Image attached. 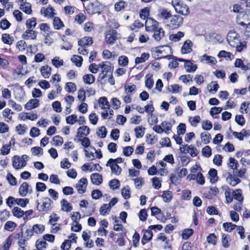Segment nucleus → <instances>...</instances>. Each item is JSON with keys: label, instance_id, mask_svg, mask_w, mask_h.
<instances>
[{"label": "nucleus", "instance_id": "obj_1", "mask_svg": "<svg viewBox=\"0 0 250 250\" xmlns=\"http://www.w3.org/2000/svg\"><path fill=\"white\" fill-rule=\"evenodd\" d=\"M171 3L177 13L185 16L189 14V9L188 5L183 3V1H171Z\"/></svg>", "mask_w": 250, "mask_h": 250}, {"label": "nucleus", "instance_id": "obj_2", "mask_svg": "<svg viewBox=\"0 0 250 250\" xmlns=\"http://www.w3.org/2000/svg\"><path fill=\"white\" fill-rule=\"evenodd\" d=\"M53 203V201L49 198L45 197L43 198L42 204L40 206V203L37 201V209L39 211L47 212L52 209L51 205Z\"/></svg>", "mask_w": 250, "mask_h": 250}, {"label": "nucleus", "instance_id": "obj_3", "mask_svg": "<svg viewBox=\"0 0 250 250\" xmlns=\"http://www.w3.org/2000/svg\"><path fill=\"white\" fill-rule=\"evenodd\" d=\"M169 23L167 24V26L171 29L178 28L183 23V18L179 15H172L170 17Z\"/></svg>", "mask_w": 250, "mask_h": 250}, {"label": "nucleus", "instance_id": "obj_4", "mask_svg": "<svg viewBox=\"0 0 250 250\" xmlns=\"http://www.w3.org/2000/svg\"><path fill=\"white\" fill-rule=\"evenodd\" d=\"M172 15L170 11L164 8H160L158 10L157 19L158 20H163L165 22L168 20Z\"/></svg>", "mask_w": 250, "mask_h": 250}, {"label": "nucleus", "instance_id": "obj_5", "mask_svg": "<svg viewBox=\"0 0 250 250\" xmlns=\"http://www.w3.org/2000/svg\"><path fill=\"white\" fill-rule=\"evenodd\" d=\"M158 25L159 22L151 18H147L145 23L146 30L147 32H152L156 29Z\"/></svg>", "mask_w": 250, "mask_h": 250}, {"label": "nucleus", "instance_id": "obj_6", "mask_svg": "<svg viewBox=\"0 0 250 250\" xmlns=\"http://www.w3.org/2000/svg\"><path fill=\"white\" fill-rule=\"evenodd\" d=\"M87 185V179L85 178H82L79 180V183L76 184L75 187L77 189L78 192L79 194H83L86 191Z\"/></svg>", "mask_w": 250, "mask_h": 250}, {"label": "nucleus", "instance_id": "obj_7", "mask_svg": "<svg viewBox=\"0 0 250 250\" xmlns=\"http://www.w3.org/2000/svg\"><path fill=\"white\" fill-rule=\"evenodd\" d=\"M119 36L120 35L118 34L115 30H112L106 35L105 40L107 43L112 44L117 39L120 38Z\"/></svg>", "mask_w": 250, "mask_h": 250}, {"label": "nucleus", "instance_id": "obj_8", "mask_svg": "<svg viewBox=\"0 0 250 250\" xmlns=\"http://www.w3.org/2000/svg\"><path fill=\"white\" fill-rule=\"evenodd\" d=\"M32 191L31 187L27 182H23L20 187L19 189V194L21 197H25L28 192L31 193Z\"/></svg>", "mask_w": 250, "mask_h": 250}, {"label": "nucleus", "instance_id": "obj_9", "mask_svg": "<svg viewBox=\"0 0 250 250\" xmlns=\"http://www.w3.org/2000/svg\"><path fill=\"white\" fill-rule=\"evenodd\" d=\"M193 45L192 42L189 40L186 41L182 46L181 52L182 54H188L192 52L191 47Z\"/></svg>", "mask_w": 250, "mask_h": 250}, {"label": "nucleus", "instance_id": "obj_10", "mask_svg": "<svg viewBox=\"0 0 250 250\" xmlns=\"http://www.w3.org/2000/svg\"><path fill=\"white\" fill-rule=\"evenodd\" d=\"M154 32L153 37L154 40L157 42L160 41L165 37V32L162 28H159L158 26L155 30L152 31Z\"/></svg>", "mask_w": 250, "mask_h": 250}, {"label": "nucleus", "instance_id": "obj_11", "mask_svg": "<svg viewBox=\"0 0 250 250\" xmlns=\"http://www.w3.org/2000/svg\"><path fill=\"white\" fill-rule=\"evenodd\" d=\"M226 180L227 182L232 187L235 186L237 184L241 182V180L236 177L235 175H232L229 173Z\"/></svg>", "mask_w": 250, "mask_h": 250}, {"label": "nucleus", "instance_id": "obj_12", "mask_svg": "<svg viewBox=\"0 0 250 250\" xmlns=\"http://www.w3.org/2000/svg\"><path fill=\"white\" fill-rule=\"evenodd\" d=\"M37 32L33 29L27 30L22 35V38L24 40L29 39L34 40L36 38Z\"/></svg>", "mask_w": 250, "mask_h": 250}, {"label": "nucleus", "instance_id": "obj_13", "mask_svg": "<svg viewBox=\"0 0 250 250\" xmlns=\"http://www.w3.org/2000/svg\"><path fill=\"white\" fill-rule=\"evenodd\" d=\"M92 43V38L88 36L84 37L78 41V45L84 48H86V46Z\"/></svg>", "mask_w": 250, "mask_h": 250}, {"label": "nucleus", "instance_id": "obj_14", "mask_svg": "<svg viewBox=\"0 0 250 250\" xmlns=\"http://www.w3.org/2000/svg\"><path fill=\"white\" fill-rule=\"evenodd\" d=\"M20 9L27 14H30L32 13L31 4L26 1H20Z\"/></svg>", "mask_w": 250, "mask_h": 250}, {"label": "nucleus", "instance_id": "obj_15", "mask_svg": "<svg viewBox=\"0 0 250 250\" xmlns=\"http://www.w3.org/2000/svg\"><path fill=\"white\" fill-rule=\"evenodd\" d=\"M39 101L36 99H31L25 104V108L27 110L35 108L39 106Z\"/></svg>", "mask_w": 250, "mask_h": 250}, {"label": "nucleus", "instance_id": "obj_16", "mask_svg": "<svg viewBox=\"0 0 250 250\" xmlns=\"http://www.w3.org/2000/svg\"><path fill=\"white\" fill-rule=\"evenodd\" d=\"M92 183L96 185H99L103 182V177L98 173H93L90 176Z\"/></svg>", "mask_w": 250, "mask_h": 250}, {"label": "nucleus", "instance_id": "obj_17", "mask_svg": "<svg viewBox=\"0 0 250 250\" xmlns=\"http://www.w3.org/2000/svg\"><path fill=\"white\" fill-rule=\"evenodd\" d=\"M87 6L88 10H92V12L95 13L99 12L100 7H102V5L99 4L98 1H94V2L89 3Z\"/></svg>", "mask_w": 250, "mask_h": 250}, {"label": "nucleus", "instance_id": "obj_18", "mask_svg": "<svg viewBox=\"0 0 250 250\" xmlns=\"http://www.w3.org/2000/svg\"><path fill=\"white\" fill-rule=\"evenodd\" d=\"M90 129L87 126L83 125L78 128L77 136L82 137V136H87L89 134Z\"/></svg>", "mask_w": 250, "mask_h": 250}, {"label": "nucleus", "instance_id": "obj_19", "mask_svg": "<svg viewBox=\"0 0 250 250\" xmlns=\"http://www.w3.org/2000/svg\"><path fill=\"white\" fill-rule=\"evenodd\" d=\"M152 232L150 229L146 230L145 231L143 238L142 239V244L144 245L149 241L152 239Z\"/></svg>", "mask_w": 250, "mask_h": 250}, {"label": "nucleus", "instance_id": "obj_20", "mask_svg": "<svg viewBox=\"0 0 250 250\" xmlns=\"http://www.w3.org/2000/svg\"><path fill=\"white\" fill-rule=\"evenodd\" d=\"M184 67L188 72H194L197 68V65L196 64L194 65L190 60L186 61V63H185Z\"/></svg>", "mask_w": 250, "mask_h": 250}, {"label": "nucleus", "instance_id": "obj_21", "mask_svg": "<svg viewBox=\"0 0 250 250\" xmlns=\"http://www.w3.org/2000/svg\"><path fill=\"white\" fill-rule=\"evenodd\" d=\"M62 209L66 212H69L73 209L72 205L68 201L63 199L61 202Z\"/></svg>", "mask_w": 250, "mask_h": 250}, {"label": "nucleus", "instance_id": "obj_22", "mask_svg": "<svg viewBox=\"0 0 250 250\" xmlns=\"http://www.w3.org/2000/svg\"><path fill=\"white\" fill-rule=\"evenodd\" d=\"M54 10V9L52 7H48L46 8L43 7L41 8V12L45 17L49 16L52 17H53L55 14Z\"/></svg>", "mask_w": 250, "mask_h": 250}, {"label": "nucleus", "instance_id": "obj_23", "mask_svg": "<svg viewBox=\"0 0 250 250\" xmlns=\"http://www.w3.org/2000/svg\"><path fill=\"white\" fill-rule=\"evenodd\" d=\"M41 72L44 78H48L51 74V68L48 65L42 66L41 68Z\"/></svg>", "mask_w": 250, "mask_h": 250}, {"label": "nucleus", "instance_id": "obj_24", "mask_svg": "<svg viewBox=\"0 0 250 250\" xmlns=\"http://www.w3.org/2000/svg\"><path fill=\"white\" fill-rule=\"evenodd\" d=\"M208 175L210 177V182L212 184L215 183L218 180L217 171L214 168H211L208 171Z\"/></svg>", "mask_w": 250, "mask_h": 250}, {"label": "nucleus", "instance_id": "obj_25", "mask_svg": "<svg viewBox=\"0 0 250 250\" xmlns=\"http://www.w3.org/2000/svg\"><path fill=\"white\" fill-rule=\"evenodd\" d=\"M232 196L234 198L240 202H242L244 198L242 196V191L241 189H236L232 192Z\"/></svg>", "mask_w": 250, "mask_h": 250}, {"label": "nucleus", "instance_id": "obj_26", "mask_svg": "<svg viewBox=\"0 0 250 250\" xmlns=\"http://www.w3.org/2000/svg\"><path fill=\"white\" fill-rule=\"evenodd\" d=\"M83 80L85 84H91L95 82V77L91 74H85L83 76Z\"/></svg>", "mask_w": 250, "mask_h": 250}, {"label": "nucleus", "instance_id": "obj_27", "mask_svg": "<svg viewBox=\"0 0 250 250\" xmlns=\"http://www.w3.org/2000/svg\"><path fill=\"white\" fill-rule=\"evenodd\" d=\"M222 188L223 189L226 190L225 195L227 202L228 203H231L232 201L233 197L231 196V190L230 188L227 186H223Z\"/></svg>", "mask_w": 250, "mask_h": 250}, {"label": "nucleus", "instance_id": "obj_28", "mask_svg": "<svg viewBox=\"0 0 250 250\" xmlns=\"http://www.w3.org/2000/svg\"><path fill=\"white\" fill-rule=\"evenodd\" d=\"M37 25V19L36 18L33 17L27 20L26 21V27L27 30H30L35 28Z\"/></svg>", "mask_w": 250, "mask_h": 250}, {"label": "nucleus", "instance_id": "obj_29", "mask_svg": "<svg viewBox=\"0 0 250 250\" xmlns=\"http://www.w3.org/2000/svg\"><path fill=\"white\" fill-rule=\"evenodd\" d=\"M2 41L5 44L11 45L12 44L14 39L8 34H3L1 37Z\"/></svg>", "mask_w": 250, "mask_h": 250}, {"label": "nucleus", "instance_id": "obj_30", "mask_svg": "<svg viewBox=\"0 0 250 250\" xmlns=\"http://www.w3.org/2000/svg\"><path fill=\"white\" fill-rule=\"evenodd\" d=\"M98 102H99L100 107L102 109H106V107H105V106H107V107L108 109L109 108L110 105H109V103L107 101V99L105 97H100L99 99Z\"/></svg>", "mask_w": 250, "mask_h": 250}, {"label": "nucleus", "instance_id": "obj_31", "mask_svg": "<svg viewBox=\"0 0 250 250\" xmlns=\"http://www.w3.org/2000/svg\"><path fill=\"white\" fill-rule=\"evenodd\" d=\"M108 166L110 167L112 172L116 175H118L121 173L122 168L117 164L110 163L108 164Z\"/></svg>", "mask_w": 250, "mask_h": 250}, {"label": "nucleus", "instance_id": "obj_32", "mask_svg": "<svg viewBox=\"0 0 250 250\" xmlns=\"http://www.w3.org/2000/svg\"><path fill=\"white\" fill-rule=\"evenodd\" d=\"M184 33L183 32L179 31L177 34H171L169 36V40L174 42H178L183 37Z\"/></svg>", "mask_w": 250, "mask_h": 250}, {"label": "nucleus", "instance_id": "obj_33", "mask_svg": "<svg viewBox=\"0 0 250 250\" xmlns=\"http://www.w3.org/2000/svg\"><path fill=\"white\" fill-rule=\"evenodd\" d=\"M12 212L13 215L18 218H20L24 215V211L22 210L21 208L17 207H14L13 208Z\"/></svg>", "mask_w": 250, "mask_h": 250}, {"label": "nucleus", "instance_id": "obj_34", "mask_svg": "<svg viewBox=\"0 0 250 250\" xmlns=\"http://www.w3.org/2000/svg\"><path fill=\"white\" fill-rule=\"evenodd\" d=\"M71 60L77 66L80 67L82 66L83 58L81 56L76 55H73Z\"/></svg>", "mask_w": 250, "mask_h": 250}, {"label": "nucleus", "instance_id": "obj_35", "mask_svg": "<svg viewBox=\"0 0 250 250\" xmlns=\"http://www.w3.org/2000/svg\"><path fill=\"white\" fill-rule=\"evenodd\" d=\"M193 230L192 229H185L182 232V238L184 240L188 239L193 234Z\"/></svg>", "mask_w": 250, "mask_h": 250}, {"label": "nucleus", "instance_id": "obj_36", "mask_svg": "<svg viewBox=\"0 0 250 250\" xmlns=\"http://www.w3.org/2000/svg\"><path fill=\"white\" fill-rule=\"evenodd\" d=\"M53 26L55 29H60L64 24L59 18L56 17L53 19Z\"/></svg>", "mask_w": 250, "mask_h": 250}, {"label": "nucleus", "instance_id": "obj_37", "mask_svg": "<svg viewBox=\"0 0 250 250\" xmlns=\"http://www.w3.org/2000/svg\"><path fill=\"white\" fill-rule=\"evenodd\" d=\"M65 89L67 92L73 93L76 90L77 88L76 84L74 83L68 82L65 84Z\"/></svg>", "mask_w": 250, "mask_h": 250}, {"label": "nucleus", "instance_id": "obj_38", "mask_svg": "<svg viewBox=\"0 0 250 250\" xmlns=\"http://www.w3.org/2000/svg\"><path fill=\"white\" fill-rule=\"evenodd\" d=\"M17 224L11 221H8L4 225V228L5 230L12 231L16 227Z\"/></svg>", "mask_w": 250, "mask_h": 250}, {"label": "nucleus", "instance_id": "obj_39", "mask_svg": "<svg viewBox=\"0 0 250 250\" xmlns=\"http://www.w3.org/2000/svg\"><path fill=\"white\" fill-rule=\"evenodd\" d=\"M182 90V86L177 84H172L168 87V90L172 93H178Z\"/></svg>", "mask_w": 250, "mask_h": 250}, {"label": "nucleus", "instance_id": "obj_40", "mask_svg": "<svg viewBox=\"0 0 250 250\" xmlns=\"http://www.w3.org/2000/svg\"><path fill=\"white\" fill-rule=\"evenodd\" d=\"M152 77V76L149 74H147L146 76V80L145 81V85L149 89H151L154 84V81Z\"/></svg>", "mask_w": 250, "mask_h": 250}, {"label": "nucleus", "instance_id": "obj_41", "mask_svg": "<svg viewBox=\"0 0 250 250\" xmlns=\"http://www.w3.org/2000/svg\"><path fill=\"white\" fill-rule=\"evenodd\" d=\"M127 6L125 1H119L115 4V9L116 11H120Z\"/></svg>", "mask_w": 250, "mask_h": 250}, {"label": "nucleus", "instance_id": "obj_42", "mask_svg": "<svg viewBox=\"0 0 250 250\" xmlns=\"http://www.w3.org/2000/svg\"><path fill=\"white\" fill-rule=\"evenodd\" d=\"M165 202H169L172 200V192L169 190L164 191L162 196Z\"/></svg>", "mask_w": 250, "mask_h": 250}, {"label": "nucleus", "instance_id": "obj_43", "mask_svg": "<svg viewBox=\"0 0 250 250\" xmlns=\"http://www.w3.org/2000/svg\"><path fill=\"white\" fill-rule=\"evenodd\" d=\"M29 200L27 198H17L16 204L22 208H24L29 203Z\"/></svg>", "mask_w": 250, "mask_h": 250}, {"label": "nucleus", "instance_id": "obj_44", "mask_svg": "<svg viewBox=\"0 0 250 250\" xmlns=\"http://www.w3.org/2000/svg\"><path fill=\"white\" fill-rule=\"evenodd\" d=\"M201 138L202 141L204 142L205 144H208L210 142V140L211 139V135L208 133L203 132L201 134Z\"/></svg>", "mask_w": 250, "mask_h": 250}, {"label": "nucleus", "instance_id": "obj_45", "mask_svg": "<svg viewBox=\"0 0 250 250\" xmlns=\"http://www.w3.org/2000/svg\"><path fill=\"white\" fill-rule=\"evenodd\" d=\"M207 241L208 243L215 245L217 242V236L215 233H210L207 237Z\"/></svg>", "mask_w": 250, "mask_h": 250}, {"label": "nucleus", "instance_id": "obj_46", "mask_svg": "<svg viewBox=\"0 0 250 250\" xmlns=\"http://www.w3.org/2000/svg\"><path fill=\"white\" fill-rule=\"evenodd\" d=\"M52 63L53 65L56 67L58 68L61 66L63 65V61L62 60H60V58L59 57H55L52 60Z\"/></svg>", "mask_w": 250, "mask_h": 250}, {"label": "nucleus", "instance_id": "obj_47", "mask_svg": "<svg viewBox=\"0 0 250 250\" xmlns=\"http://www.w3.org/2000/svg\"><path fill=\"white\" fill-rule=\"evenodd\" d=\"M185 147L189 148V154L191 157H195L197 156L199 153L197 148L192 145L188 146V145H185Z\"/></svg>", "mask_w": 250, "mask_h": 250}, {"label": "nucleus", "instance_id": "obj_48", "mask_svg": "<svg viewBox=\"0 0 250 250\" xmlns=\"http://www.w3.org/2000/svg\"><path fill=\"white\" fill-rule=\"evenodd\" d=\"M203 155L206 157L209 158L211 155V149L209 146H206L203 147L202 150Z\"/></svg>", "mask_w": 250, "mask_h": 250}, {"label": "nucleus", "instance_id": "obj_49", "mask_svg": "<svg viewBox=\"0 0 250 250\" xmlns=\"http://www.w3.org/2000/svg\"><path fill=\"white\" fill-rule=\"evenodd\" d=\"M97 134L98 136H100L102 138H105L107 134V130L104 126H102L98 128L97 132Z\"/></svg>", "mask_w": 250, "mask_h": 250}, {"label": "nucleus", "instance_id": "obj_50", "mask_svg": "<svg viewBox=\"0 0 250 250\" xmlns=\"http://www.w3.org/2000/svg\"><path fill=\"white\" fill-rule=\"evenodd\" d=\"M109 185L111 189H112L113 190H115L119 188L120 184L118 180L114 179L111 180L109 182Z\"/></svg>", "mask_w": 250, "mask_h": 250}, {"label": "nucleus", "instance_id": "obj_51", "mask_svg": "<svg viewBox=\"0 0 250 250\" xmlns=\"http://www.w3.org/2000/svg\"><path fill=\"white\" fill-rule=\"evenodd\" d=\"M6 179L10 185L15 186L17 185V179L11 173H8L7 174Z\"/></svg>", "mask_w": 250, "mask_h": 250}, {"label": "nucleus", "instance_id": "obj_52", "mask_svg": "<svg viewBox=\"0 0 250 250\" xmlns=\"http://www.w3.org/2000/svg\"><path fill=\"white\" fill-rule=\"evenodd\" d=\"M229 167L233 170L237 169L238 166V162L233 158L230 157L229 158Z\"/></svg>", "mask_w": 250, "mask_h": 250}, {"label": "nucleus", "instance_id": "obj_53", "mask_svg": "<svg viewBox=\"0 0 250 250\" xmlns=\"http://www.w3.org/2000/svg\"><path fill=\"white\" fill-rule=\"evenodd\" d=\"M33 228L34 232L37 234L42 233L45 229L44 226L38 224L34 225Z\"/></svg>", "mask_w": 250, "mask_h": 250}, {"label": "nucleus", "instance_id": "obj_54", "mask_svg": "<svg viewBox=\"0 0 250 250\" xmlns=\"http://www.w3.org/2000/svg\"><path fill=\"white\" fill-rule=\"evenodd\" d=\"M218 56L219 57H224L227 60H231L232 59V54L230 52L224 50L220 51Z\"/></svg>", "mask_w": 250, "mask_h": 250}, {"label": "nucleus", "instance_id": "obj_55", "mask_svg": "<svg viewBox=\"0 0 250 250\" xmlns=\"http://www.w3.org/2000/svg\"><path fill=\"white\" fill-rule=\"evenodd\" d=\"M20 157L19 156H14L13 158V167L17 169H19L20 168Z\"/></svg>", "mask_w": 250, "mask_h": 250}, {"label": "nucleus", "instance_id": "obj_56", "mask_svg": "<svg viewBox=\"0 0 250 250\" xmlns=\"http://www.w3.org/2000/svg\"><path fill=\"white\" fill-rule=\"evenodd\" d=\"M11 25L10 22L6 19L2 20L0 22V28L3 30H6Z\"/></svg>", "mask_w": 250, "mask_h": 250}, {"label": "nucleus", "instance_id": "obj_57", "mask_svg": "<svg viewBox=\"0 0 250 250\" xmlns=\"http://www.w3.org/2000/svg\"><path fill=\"white\" fill-rule=\"evenodd\" d=\"M32 154L34 155L41 156L43 153V149L39 146H35L31 148Z\"/></svg>", "mask_w": 250, "mask_h": 250}, {"label": "nucleus", "instance_id": "obj_58", "mask_svg": "<svg viewBox=\"0 0 250 250\" xmlns=\"http://www.w3.org/2000/svg\"><path fill=\"white\" fill-rule=\"evenodd\" d=\"M8 105L11 106L15 110L18 111H21L22 109V106L21 105L17 104L14 101L12 100L9 101Z\"/></svg>", "mask_w": 250, "mask_h": 250}, {"label": "nucleus", "instance_id": "obj_59", "mask_svg": "<svg viewBox=\"0 0 250 250\" xmlns=\"http://www.w3.org/2000/svg\"><path fill=\"white\" fill-rule=\"evenodd\" d=\"M235 122L240 126H243L245 124V120L242 115H236L235 118Z\"/></svg>", "mask_w": 250, "mask_h": 250}, {"label": "nucleus", "instance_id": "obj_60", "mask_svg": "<svg viewBox=\"0 0 250 250\" xmlns=\"http://www.w3.org/2000/svg\"><path fill=\"white\" fill-rule=\"evenodd\" d=\"M52 141L56 146H61L63 143V138L59 135H56L53 137Z\"/></svg>", "mask_w": 250, "mask_h": 250}, {"label": "nucleus", "instance_id": "obj_61", "mask_svg": "<svg viewBox=\"0 0 250 250\" xmlns=\"http://www.w3.org/2000/svg\"><path fill=\"white\" fill-rule=\"evenodd\" d=\"M177 128L178 135L184 134L186 131V125L183 123H180Z\"/></svg>", "mask_w": 250, "mask_h": 250}, {"label": "nucleus", "instance_id": "obj_62", "mask_svg": "<svg viewBox=\"0 0 250 250\" xmlns=\"http://www.w3.org/2000/svg\"><path fill=\"white\" fill-rule=\"evenodd\" d=\"M46 186L42 182H37L36 184V189L37 191L43 192L46 189Z\"/></svg>", "mask_w": 250, "mask_h": 250}, {"label": "nucleus", "instance_id": "obj_63", "mask_svg": "<svg viewBox=\"0 0 250 250\" xmlns=\"http://www.w3.org/2000/svg\"><path fill=\"white\" fill-rule=\"evenodd\" d=\"M16 131L20 135H23L25 133L26 130L27 129L26 125L19 124L16 127Z\"/></svg>", "mask_w": 250, "mask_h": 250}, {"label": "nucleus", "instance_id": "obj_64", "mask_svg": "<svg viewBox=\"0 0 250 250\" xmlns=\"http://www.w3.org/2000/svg\"><path fill=\"white\" fill-rule=\"evenodd\" d=\"M72 241L70 240H65L61 245V248L62 250H69L71 246Z\"/></svg>", "mask_w": 250, "mask_h": 250}]
</instances>
